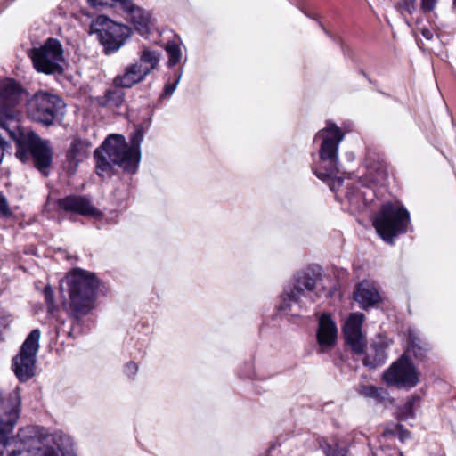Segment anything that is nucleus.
Listing matches in <instances>:
<instances>
[{
    "label": "nucleus",
    "mask_w": 456,
    "mask_h": 456,
    "mask_svg": "<svg viewBox=\"0 0 456 456\" xmlns=\"http://www.w3.org/2000/svg\"><path fill=\"white\" fill-rule=\"evenodd\" d=\"M19 388L0 393V454L1 456H77L72 439L64 434H49L37 426L19 429L10 436L20 417Z\"/></svg>",
    "instance_id": "f257e3e1"
},
{
    "label": "nucleus",
    "mask_w": 456,
    "mask_h": 456,
    "mask_svg": "<svg viewBox=\"0 0 456 456\" xmlns=\"http://www.w3.org/2000/svg\"><path fill=\"white\" fill-rule=\"evenodd\" d=\"M22 90L12 79L0 83V127L4 129L16 143V157L22 162L31 158L35 166L45 172L52 162V151L48 142L43 141L33 131L20 128V114L16 105L21 100Z\"/></svg>",
    "instance_id": "f03ea898"
},
{
    "label": "nucleus",
    "mask_w": 456,
    "mask_h": 456,
    "mask_svg": "<svg viewBox=\"0 0 456 456\" xmlns=\"http://www.w3.org/2000/svg\"><path fill=\"white\" fill-rule=\"evenodd\" d=\"M96 174L102 177H110L114 167L134 173L138 167V157L133 155L126 138L121 134H110L94 151Z\"/></svg>",
    "instance_id": "7ed1b4c3"
},
{
    "label": "nucleus",
    "mask_w": 456,
    "mask_h": 456,
    "mask_svg": "<svg viewBox=\"0 0 456 456\" xmlns=\"http://www.w3.org/2000/svg\"><path fill=\"white\" fill-rule=\"evenodd\" d=\"M316 138L322 139L320 148L321 170H314L316 176L326 182L330 190L338 191L343 183V179L338 177V145L344 138L340 128L333 123H327V126L318 132Z\"/></svg>",
    "instance_id": "20e7f679"
},
{
    "label": "nucleus",
    "mask_w": 456,
    "mask_h": 456,
    "mask_svg": "<svg viewBox=\"0 0 456 456\" xmlns=\"http://www.w3.org/2000/svg\"><path fill=\"white\" fill-rule=\"evenodd\" d=\"M66 279L69 294V311L79 319L93 309L99 281L93 273L81 269L74 270Z\"/></svg>",
    "instance_id": "39448f33"
},
{
    "label": "nucleus",
    "mask_w": 456,
    "mask_h": 456,
    "mask_svg": "<svg viewBox=\"0 0 456 456\" xmlns=\"http://www.w3.org/2000/svg\"><path fill=\"white\" fill-rule=\"evenodd\" d=\"M409 222V213L402 205L388 202L376 214L373 225L385 241L392 243L395 236L406 232Z\"/></svg>",
    "instance_id": "423d86ee"
},
{
    "label": "nucleus",
    "mask_w": 456,
    "mask_h": 456,
    "mask_svg": "<svg viewBox=\"0 0 456 456\" xmlns=\"http://www.w3.org/2000/svg\"><path fill=\"white\" fill-rule=\"evenodd\" d=\"M159 63V54L156 51L144 47L139 54V60L128 64L123 73L114 78L113 83L117 87L131 88L143 81L152 70L157 69Z\"/></svg>",
    "instance_id": "0eeeda50"
},
{
    "label": "nucleus",
    "mask_w": 456,
    "mask_h": 456,
    "mask_svg": "<svg viewBox=\"0 0 456 456\" xmlns=\"http://www.w3.org/2000/svg\"><path fill=\"white\" fill-rule=\"evenodd\" d=\"M90 32L97 35L107 54L117 52L130 37L128 27L113 22L106 16H98L92 22Z\"/></svg>",
    "instance_id": "6e6552de"
},
{
    "label": "nucleus",
    "mask_w": 456,
    "mask_h": 456,
    "mask_svg": "<svg viewBox=\"0 0 456 456\" xmlns=\"http://www.w3.org/2000/svg\"><path fill=\"white\" fill-rule=\"evenodd\" d=\"M65 104L58 96L46 93L38 92L28 102V116L32 120L45 126L53 123L56 117L62 114Z\"/></svg>",
    "instance_id": "1a4fd4ad"
},
{
    "label": "nucleus",
    "mask_w": 456,
    "mask_h": 456,
    "mask_svg": "<svg viewBox=\"0 0 456 456\" xmlns=\"http://www.w3.org/2000/svg\"><path fill=\"white\" fill-rule=\"evenodd\" d=\"M34 68L45 74L61 73L64 61L62 45L59 40L49 38L40 47L30 53Z\"/></svg>",
    "instance_id": "9d476101"
},
{
    "label": "nucleus",
    "mask_w": 456,
    "mask_h": 456,
    "mask_svg": "<svg viewBox=\"0 0 456 456\" xmlns=\"http://www.w3.org/2000/svg\"><path fill=\"white\" fill-rule=\"evenodd\" d=\"M40 336L38 329L33 330L22 344L20 354L12 359V370L20 382L28 380L35 374Z\"/></svg>",
    "instance_id": "9b49d317"
},
{
    "label": "nucleus",
    "mask_w": 456,
    "mask_h": 456,
    "mask_svg": "<svg viewBox=\"0 0 456 456\" xmlns=\"http://www.w3.org/2000/svg\"><path fill=\"white\" fill-rule=\"evenodd\" d=\"M383 379L388 386L411 388L419 383V373L411 362L403 355L384 372Z\"/></svg>",
    "instance_id": "f8f14e48"
},
{
    "label": "nucleus",
    "mask_w": 456,
    "mask_h": 456,
    "mask_svg": "<svg viewBox=\"0 0 456 456\" xmlns=\"http://www.w3.org/2000/svg\"><path fill=\"white\" fill-rule=\"evenodd\" d=\"M315 288V279L307 273H298L295 276L292 288L287 289L282 295L280 309L286 310L292 303H301Z\"/></svg>",
    "instance_id": "ddd939ff"
},
{
    "label": "nucleus",
    "mask_w": 456,
    "mask_h": 456,
    "mask_svg": "<svg viewBox=\"0 0 456 456\" xmlns=\"http://www.w3.org/2000/svg\"><path fill=\"white\" fill-rule=\"evenodd\" d=\"M364 318L363 314L354 313L349 315L343 327L346 342L357 354H363L367 344L365 336L362 331Z\"/></svg>",
    "instance_id": "4468645a"
},
{
    "label": "nucleus",
    "mask_w": 456,
    "mask_h": 456,
    "mask_svg": "<svg viewBox=\"0 0 456 456\" xmlns=\"http://www.w3.org/2000/svg\"><path fill=\"white\" fill-rule=\"evenodd\" d=\"M338 338V329L330 315L322 314L318 320L316 332L319 352L324 353L334 347Z\"/></svg>",
    "instance_id": "2eb2a0df"
},
{
    "label": "nucleus",
    "mask_w": 456,
    "mask_h": 456,
    "mask_svg": "<svg viewBox=\"0 0 456 456\" xmlns=\"http://www.w3.org/2000/svg\"><path fill=\"white\" fill-rule=\"evenodd\" d=\"M58 207L67 212L96 217L101 212L85 196H68L58 200Z\"/></svg>",
    "instance_id": "dca6fc26"
},
{
    "label": "nucleus",
    "mask_w": 456,
    "mask_h": 456,
    "mask_svg": "<svg viewBox=\"0 0 456 456\" xmlns=\"http://www.w3.org/2000/svg\"><path fill=\"white\" fill-rule=\"evenodd\" d=\"M91 146L87 140L76 138L72 141L66 153L69 172L74 173L77 165L87 158Z\"/></svg>",
    "instance_id": "f3484780"
},
{
    "label": "nucleus",
    "mask_w": 456,
    "mask_h": 456,
    "mask_svg": "<svg viewBox=\"0 0 456 456\" xmlns=\"http://www.w3.org/2000/svg\"><path fill=\"white\" fill-rule=\"evenodd\" d=\"M354 297L363 309L374 306L381 298L375 284L369 281H363L357 285Z\"/></svg>",
    "instance_id": "a211bd4d"
},
{
    "label": "nucleus",
    "mask_w": 456,
    "mask_h": 456,
    "mask_svg": "<svg viewBox=\"0 0 456 456\" xmlns=\"http://www.w3.org/2000/svg\"><path fill=\"white\" fill-rule=\"evenodd\" d=\"M127 20L133 24L134 28L142 37L150 32V15L142 9L134 6L132 3L131 8H125Z\"/></svg>",
    "instance_id": "6ab92c4d"
},
{
    "label": "nucleus",
    "mask_w": 456,
    "mask_h": 456,
    "mask_svg": "<svg viewBox=\"0 0 456 456\" xmlns=\"http://www.w3.org/2000/svg\"><path fill=\"white\" fill-rule=\"evenodd\" d=\"M387 345L384 342H375L371 345L370 351L363 358L362 362L365 366L376 368L382 365L386 359Z\"/></svg>",
    "instance_id": "aec40b11"
},
{
    "label": "nucleus",
    "mask_w": 456,
    "mask_h": 456,
    "mask_svg": "<svg viewBox=\"0 0 456 456\" xmlns=\"http://www.w3.org/2000/svg\"><path fill=\"white\" fill-rule=\"evenodd\" d=\"M358 394L365 398L374 399L377 403L383 402L387 395L384 388L372 385H362L358 388Z\"/></svg>",
    "instance_id": "412c9836"
},
{
    "label": "nucleus",
    "mask_w": 456,
    "mask_h": 456,
    "mask_svg": "<svg viewBox=\"0 0 456 456\" xmlns=\"http://www.w3.org/2000/svg\"><path fill=\"white\" fill-rule=\"evenodd\" d=\"M144 134L142 129L137 128L131 135L130 144H128L131 153L138 157V162H140L141 159L140 145L142 142Z\"/></svg>",
    "instance_id": "4be33fe9"
},
{
    "label": "nucleus",
    "mask_w": 456,
    "mask_h": 456,
    "mask_svg": "<svg viewBox=\"0 0 456 456\" xmlns=\"http://www.w3.org/2000/svg\"><path fill=\"white\" fill-rule=\"evenodd\" d=\"M168 54V64L170 66L176 65L182 58V51L180 46L175 41H169L165 47Z\"/></svg>",
    "instance_id": "5701e85b"
},
{
    "label": "nucleus",
    "mask_w": 456,
    "mask_h": 456,
    "mask_svg": "<svg viewBox=\"0 0 456 456\" xmlns=\"http://www.w3.org/2000/svg\"><path fill=\"white\" fill-rule=\"evenodd\" d=\"M396 8L402 13L412 14L416 10V0H400L396 4Z\"/></svg>",
    "instance_id": "b1692460"
},
{
    "label": "nucleus",
    "mask_w": 456,
    "mask_h": 456,
    "mask_svg": "<svg viewBox=\"0 0 456 456\" xmlns=\"http://www.w3.org/2000/svg\"><path fill=\"white\" fill-rule=\"evenodd\" d=\"M106 98L109 102H112L116 106H118L124 101V94L118 89L110 90L106 93Z\"/></svg>",
    "instance_id": "393cba45"
},
{
    "label": "nucleus",
    "mask_w": 456,
    "mask_h": 456,
    "mask_svg": "<svg viewBox=\"0 0 456 456\" xmlns=\"http://www.w3.org/2000/svg\"><path fill=\"white\" fill-rule=\"evenodd\" d=\"M44 295L48 311L53 313L56 309V305L54 304L53 290L51 286H45Z\"/></svg>",
    "instance_id": "a878e982"
},
{
    "label": "nucleus",
    "mask_w": 456,
    "mask_h": 456,
    "mask_svg": "<svg viewBox=\"0 0 456 456\" xmlns=\"http://www.w3.org/2000/svg\"><path fill=\"white\" fill-rule=\"evenodd\" d=\"M421 350L422 348L419 346V340L416 338L411 337L407 353L410 354L411 352H412L417 358H420L422 356Z\"/></svg>",
    "instance_id": "bb28decb"
},
{
    "label": "nucleus",
    "mask_w": 456,
    "mask_h": 456,
    "mask_svg": "<svg viewBox=\"0 0 456 456\" xmlns=\"http://www.w3.org/2000/svg\"><path fill=\"white\" fill-rule=\"evenodd\" d=\"M436 3L437 0H421V10L424 12H430L435 9Z\"/></svg>",
    "instance_id": "cd10ccee"
},
{
    "label": "nucleus",
    "mask_w": 456,
    "mask_h": 456,
    "mask_svg": "<svg viewBox=\"0 0 456 456\" xmlns=\"http://www.w3.org/2000/svg\"><path fill=\"white\" fill-rule=\"evenodd\" d=\"M327 456H346V451L343 447H333L330 448Z\"/></svg>",
    "instance_id": "c85d7f7f"
},
{
    "label": "nucleus",
    "mask_w": 456,
    "mask_h": 456,
    "mask_svg": "<svg viewBox=\"0 0 456 456\" xmlns=\"http://www.w3.org/2000/svg\"><path fill=\"white\" fill-rule=\"evenodd\" d=\"M180 78L181 74H179L178 77L174 83L166 85L164 90L165 95H171L175 91L177 85L179 84Z\"/></svg>",
    "instance_id": "c756f323"
},
{
    "label": "nucleus",
    "mask_w": 456,
    "mask_h": 456,
    "mask_svg": "<svg viewBox=\"0 0 456 456\" xmlns=\"http://www.w3.org/2000/svg\"><path fill=\"white\" fill-rule=\"evenodd\" d=\"M419 398L418 397H411L410 398L407 403H405L404 405V410L407 413H409L411 416L412 415V411H413V405L416 402V400H418Z\"/></svg>",
    "instance_id": "7c9ffc66"
},
{
    "label": "nucleus",
    "mask_w": 456,
    "mask_h": 456,
    "mask_svg": "<svg viewBox=\"0 0 456 456\" xmlns=\"http://www.w3.org/2000/svg\"><path fill=\"white\" fill-rule=\"evenodd\" d=\"M137 370H138L137 365L134 362H129L126 364L125 371H126V375L133 376L137 372Z\"/></svg>",
    "instance_id": "2f4dec72"
},
{
    "label": "nucleus",
    "mask_w": 456,
    "mask_h": 456,
    "mask_svg": "<svg viewBox=\"0 0 456 456\" xmlns=\"http://www.w3.org/2000/svg\"><path fill=\"white\" fill-rule=\"evenodd\" d=\"M0 213L7 214L8 213V205L4 196L0 192Z\"/></svg>",
    "instance_id": "473e14b6"
},
{
    "label": "nucleus",
    "mask_w": 456,
    "mask_h": 456,
    "mask_svg": "<svg viewBox=\"0 0 456 456\" xmlns=\"http://www.w3.org/2000/svg\"><path fill=\"white\" fill-rule=\"evenodd\" d=\"M7 146V142L2 139V137L0 136V163L2 162L3 160V158L4 156V151H5V148Z\"/></svg>",
    "instance_id": "72a5a7b5"
},
{
    "label": "nucleus",
    "mask_w": 456,
    "mask_h": 456,
    "mask_svg": "<svg viewBox=\"0 0 456 456\" xmlns=\"http://www.w3.org/2000/svg\"><path fill=\"white\" fill-rule=\"evenodd\" d=\"M421 34L423 35V37L427 39H431L433 37V33L428 29V28H424L421 30Z\"/></svg>",
    "instance_id": "f704fd0d"
},
{
    "label": "nucleus",
    "mask_w": 456,
    "mask_h": 456,
    "mask_svg": "<svg viewBox=\"0 0 456 456\" xmlns=\"http://www.w3.org/2000/svg\"><path fill=\"white\" fill-rule=\"evenodd\" d=\"M454 4H456V0H454Z\"/></svg>",
    "instance_id": "c9c22d12"
}]
</instances>
